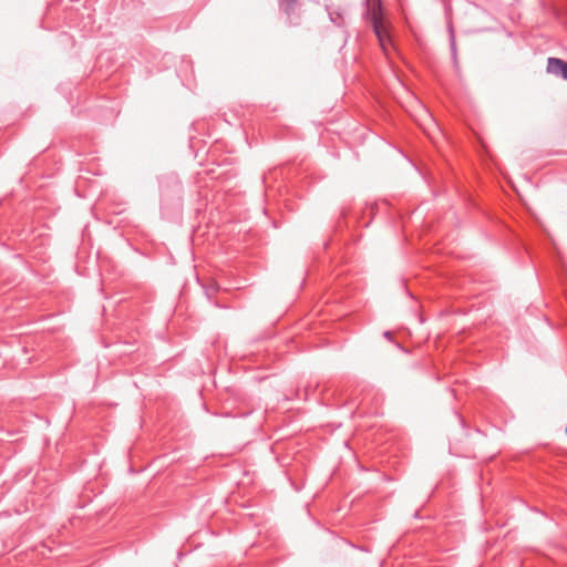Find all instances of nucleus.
I'll return each mask as SVG.
<instances>
[{
    "mask_svg": "<svg viewBox=\"0 0 567 567\" xmlns=\"http://www.w3.org/2000/svg\"><path fill=\"white\" fill-rule=\"evenodd\" d=\"M373 31L378 38L379 44L383 51V53L389 56L390 48L393 45L391 35L388 30L386 23H382L380 25H374Z\"/></svg>",
    "mask_w": 567,
    "mask_h": 567,
    "instance_id": "1",
    "label": "nucleus"
},
{
    "mask_svg": "<svg viewBox=\"0 0 567 567\" xmlns=\"http://www.w3.org/2000/svg\"><path fill=\"white\" fill-rule=\"evenodd\" d=\"M547 71L557 76H561L564 80H567V62L560 59L549 58L547 61Z\"/></svg>",
    "mask_w": 567,
    "mask_h": 567,
    "instance_id": "2",
    "label": "nucleus"
},
{
    "mask_svg": "<svg viewBox=\"0 0 567 567\" xmlns=\"http://www.w3.org/2000/svg\"><path fill=\"white\" fill-rule=\"evenodd\" d=\"M367 16H368V19H369L372 28H374V25H380V24L384 23L383 17H382L381 2L378 1L372 4H369Z\"/></svg>",
    "mask_w": 567,
    "mask_h": 567,
    "instance_id": "3",
    "label": "nucleus"
},
{
    "mask_svg": "<svg viewBox=\"0 0 567 567\" xmlns=\"http://www.w3.org/2000/svg\"><path fill=\"white\" fill-rule=\"evenodd\" d=\"M299 0H279L278 6L281 12H284L292 23V17L298 9Z\"/></svg>",
    "mask_w": 567,
    "mask_h": 567,
    "instance_id": "4",
    "label": "nucleus"
}]
</instances>
